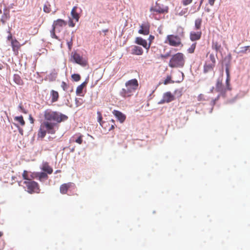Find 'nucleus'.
<instances>
[{
	"mask_svg": "<svg viewBox=\"0 0 250 250\" xmlns=\"http://www.w3.org/2000/svg\"><path fill=\"white\" fill-rule=\"evenodd\" d=\"M43 117L44 121L41 124L38 133V137L42 139L45 136L47 133L55 134L56 131L55 126L68 118L66 115L50 109H47L44 111Z\"/></svg>",
	"mask_w": 250,
	"mask_h": 250,
	"instance_id": "1",
	"label": "nucleus"
},
{
	"mask_svg": "<svg viewBox=\"0 0 250 250\" xmlns=\"http://www.w3.org/2000/svg\"><path fill=\"white\" fill-rule=\"evenodd\" d=\"M125 88L122 89L120 92V95L123 98L130 97L138 89L139 83L136 79H133L126 81L125 83Z\"/></svg>",
	"mask_w": 250,
	"mask_h": 250,
	"instance_id": "2",
	"label": "nucleus"
},
{
	"mask_svg": "<svg viewBox=\"0 0 250 250\" xmlns=\"http://www.w3.org/2000/svg\"><path fill=\"white\" fill-rule=\"evenodd\" d=\"M168 7L156 2L155 5L150 8L151 13L150 17L156 20H160L164 18L162 15H165L168 12Z\"/></svg>",
	"mask_w": 250,
	"mask_h": 250,
	"instance_id": "3",
	"label": "nucleus"
},
{
	"mask_svg": "<svg viewBox=\"0 0 250 250\" xmlns=\"http://www.w3.org/2000/svg\"><path fill=\"white\" fill-rule=\"evenodd\" d=\"M185 63V57L182 53L173 55L170 59L168 65L171 68L183 67Z\"/></svg>",
	"mask_w": 250,
	"mask_h": 250,
	"instance_id": "4",
	"label": "nucleus"
},
{
	"mask_svg": "<svg viewBox=\"0 0 250 250\" xmlns=\"http://www.w3.org/2000/svg\"><path fill=\"white\" fill-rule=\"evenodd\" d=\"M23 184L25 185V188L26 191L30 193H39L40 192V186L38 183L32 181H24Z\"/></svg>",
	"mask_w": 250,
	"mask_h": 250,
	"instance_id": "5",
	"label": "nucleus"
},
{
	"mask_svg": "<svg viewBox=\"0 0 250 250\" xmlns=\"http://www.w3.org/2000/svg\"><path fill=\"white\" fill-rule=\"evenodd\" d=\"M165 43H168L169 45L177 47L180 45L183 46L180 37L177 35H168L167 36Z\"/></svg>",
	"mask_w": 250,
	"mask_h": 250,
	"instance_id": "6",
	"label": "nucleus"
},
{
	"mask_svg": "<svg viewBox=\"0 0 250 250\" xmlns=\"http://www.w3.org/2000/svg\"><path fill=\"white\" fill-rule=\"evenodd\" d=\"M71 57L75 62L82 66H85L87 64V61L77 52H72Z\"/></svg>",
	"mask_w": 250,
	"mask_h": 250,
	"instance_id": "7",
	"label": "nucleus"
},
{
	"mask_svg": "<svg viewBox=\"0 0 250 250\" xmlns=\"http://www.w3.org/2000/svg\"><path fill=\"white\" fill-rule=\"evenodd\" d=\"M174 100V96L170 92H167L164 94L163 99L159 102V104H163L165 103H168Z\"/></svg>",
	"mask_w": 250,
	"mask_h": 250,
	"instance_id": "8",
	"label": "nucleus"
},
{
	"mask_svg": "<svg viewBox=\"0 0 250 250\" xmlns=\"http://www.w3.org/2000/svg\"><path fill=\"white\" fill-rule=\"evenodd\" d=\"M149 23L147 21L144 22L140 25V29L139 30L138 33L140 34L147 35L149 34Z\"/></svg>",
	"mask_w": 250,
	"mask_h": 250,
	"instance_id": "9",
	"label": "nucleus"
},
{
	"mask_svg": "<svg viewBox=\"0 0 250 250\" xmlns=\"http://www.w3.org/2000/svg\"><path fill=\"white\" fill-rule=\"evenodd\" d=\"M101 125L105 129V131L111 130L115 128V121L112 119L108 121H105L102 123Z\"/></svg>",
	"mask_w": 250,
	"mask_h": 250,
	"instance_id": "10",
	"label": "nucleus"
},
{
	"mask_svg": "<svg viewBox=\"0 0 250 250\" xmlns=\"http://www.w3.org/2000/svg\"><path fill=\"white\" fill-rule=\"evenodd\" d=\"M73 187H75V184L73 183L68 182L67 183L63 184L60 186V192L62 194H66L68 190Z\"/></svg>",
	"mask_w": 250,
	"mask_h": 250,
	"instance_id": "11",
	"label": "nucleus"
},
{
	"mask_svg": "<svg viewBox=\"0 0 250 250\" xmlns=\"http://www.w3.org/2000/svg\"><path fill=\"white\" fill-rule=\"evenodd\" d=\"M11 46L12 47V50L15 55L19 54V50L21 48V45L20 42L16 39L12 40Z\"/></svg>",
	"mask_w": 250,
	"mask_h": 250,
	"instance_id": "12",
	"label": "nucleus"
},
{
	"mask_svg": "<svg viewBox=\"0 0 250 250\" xmlns=\"http://www.w3.org/2000/svg\"><path fill=\"white\" fill-rule=\"evenodd\" d=\"M135 43L143 46L147 50L150 48V43L147 44L146 41L141 37H137L135 39Z\"/></svg>",
	"mask_w": 250,
	"mask_h": 250,
	"instance_id": "13",
	"label": "nucleus"
},
{
	"mask_svg": "<svg viewBox=\"0 0 250 250\" xmlns=\"http://www.w3.org/2000/svg\"><path fill=\"white\" fill-rule=\"evenodd\" d=\"M113 114L117 118V119L120 121L121 123H123L125 122L126 119V116L125 114H124L121 112L114 110L112 111Z\"/></svg>",
	"mask_w": 250,
	"mask_h": 250,
	"instance_id": "14",
	"label": "nucleus"
},
{
	"mask_svg": "<svg viewBox=\"0 0 250 250\" xmlns=\"http://www.w3.org/2000/svg\"><path fill=\"white\" fill-rule=\"evenodd\" d=\"M202 35V32L201 30L197 31V32L192 31L190 33V39L192 41H196L199 40Z\"/></svg>",
	"mask_w": 250,
	"mask_h": 250,
	"instance_id": "15",
	"label": "nucleus"
},
{
	"mask_svg": "<svg viewBox=\"0 0 250 250\" xmlns=\"http://www.w3.org/2000/svg\"><path fill=\"white\" fill-rule=\"evenodd\" d=\"M41 169L48 174L53 172V168L49 165L48 163L43 162L42 165Z\"/></svg>",
	"mask_w": 250,
	"mask_h": 250,
	"instance_id": "16",
	"label": "nucleus"
},
{
	"mask_svg": "<svg viewBox=\"0 0 250 250\" xmlns=\"http://www.w3.org/2000/svg\"><path fill=\"white\" fill-rule=\"evenodd\" d=\"M216 90L217 91L221 93H225L227 91L226 87H225L223 86L222 83V81H220L219 79L217 80L216 83Z\"/></svg>",
	"mask_w": 250,
	"mask_h": 250,
	"instance_id": "17",
	"label": "nucleus"
},
{
	"mask_svg": "<svg viewBox=\"0 0 250 250\" xmlns=\"http://www.w3.org/2000/svg\"><path fill=\"white\" fill-rule=\"evenodd\" d=\"M10 17L9 10L7 9H4L3 14L1 18L0 21L3 24H4L9 19Z\"/></svg>",
	"mask_w": 250,
	"mask_h": 250,
	"instance_id": "18",
	"label": "nucleus"
},
{
	"mask_svg": "<svg viewBox=\"0 0 250 250\" xmlns=\"http://www.w3.org/2000/svg\"><path fill=\"white\" fill-rule=\"evenodd\" d=\"M67 24L66 22L62 19H58L54 21L52 26L54 27L56 29L59 27L64 26Z\"/></svg>",
	"mask_w": 250,
	"mask_h": 250,
	"instance_id": "19",
	"label": "nucleus"
},
{
	"mask_svg": "<svg viewBox=\"0 0 250 250\" xmlns=\"http://www.w3.org/2000/svg\"><path fill=\"white\" fill-rule=\"evenodd\" d=\"M50 96L51 98V102L52 103L58 101L59 97V95L57 91L54 90H51Z\"/></svg>",
	"mask_w": 250,
	"mask_h": 250,
	"instance_id": "20",
	"label": "nucleus"
},
{
	"mask_svg": "<svg viewBox=\"0 0 250 250\" xmlns=\"http://www.w3.org/2000/svg\"><path fill=\"white\" fill-rule=\"evenodd\" d=\"M143 53V49L138 46H134L132 49V54L136 55H141Z\"/></svg>",
	"mask_w": 250,
	"mask_h": 250,
	"instance_id": "21",
	"label": "nucleus"
},
{
	"mask_svg": "<svg viewBox=\"0 0 250 250\" xmlns=\"http://www.w3.org/2000/svg\"><path fill=\"white\" fill-rule=\"evenodd\" d=\"M77 9V7L74 6L71 10V16L72 17V18L75 20L76 22H78L80 18V16L79 14L76 11Z\"/></svg>",
	"mask_w": 250,
	"mask_h": 250,
	"instance_id": "22",
	"label": "nucleus"
},
{
	"mask_svg": "<svg viewBox=\"0 0 250 250\" xmlns=\"http://www.w3.org/2000/svg\"><path fill=\"white\" fill-rule=\"evenodd\" d=\"M87 83V82L86 81H85L77 87L76 91L77 95H81V94L83 92V88L86 86Z\"/></svg>",
	"mask_w": 250,
	"mask_h": 250,
	"instance_id": "23",
	"label": "nucleus"
},
{
	"mask_svg": "<svg viewBox=\"0 0 250 250\" xmlns=\"http://www.w3.org/2000/svg\"><path fill=\"white\" fill-rule=\"evenodd\" d=\"M212 48L216 51V52L220 51L222 49V46L220 42L217 41H213L212 44Z\"/></svg>",
	"mask_w": 250,
	"mask_h": 250,
	"instance_id": "24",
	"label": "nucleus"
},
{
	"mask_svg": "<svg viewBox=\"0 0 250 250\" xmlns=\"http://www.w3.org/2000/svg\"><path fill=\"white\" fill-rule=\"evenodd\" d=\"M215 65L213 63H206L204 66V72L206 73L213 70Z\"/></svg>",
	"mask_w": 250,
	"mask_h": 250,
	"instance_id": "25",
	"label": "nucleus"
},
{
	"mask_svg": "<svg viewBox=\"0 0 250 250\" xmlns=\"http://www.w3.org/2000/svg\"><path fill=\"white\" fill-rule=\"evenodd\" d=\"M38 179L41 182H43L44 180H47L48 178L47 173L44 172H38Z\"/></svg>",
	"mask_w": 250,
	"mask_h": 250,
	"instance_id": "26",
	"label": "nucleus"
},
{
	"mask_svg": "<svg viewBox=\"0 0 250 250\" xmlns=\"http://www.w3.org/2000/svg\"><path fill=\"white\" fill-rule=\"evenodd\" d=\"M83 135L80 133H78L73 136V138H76L74 141L78 144H82L83 143Z\"/></svg>",
	"mask_w": 250,
	"mask_h": 250,
	"instance_id": "27",
	"label": "nucleus"
},
{
	"mask_svg": "<svg viewBox=\"0 0 250 250\" xmlns=\"http://www.w3.org/2000/svg\"><path fill=\"white\" fill-rule=\"evenodd\" d=\"M13 80L15 83L18 85H22L23 83L21 77L18 74H14Z\"/></svg>",
	"mask_w": 250,
	"mask_h": 250,
	"instance_id": "28",
	"label": "nucleus"
},
{
	"mask_svg": "<svg viewBox=\"0 0 250 250\" xmlns=\"http://www.w3.org/2000/svg\"><path fill=\"white\" fill-rule=\"evenodd\" d=\"M202 23V19L201 18H198L195 21V29L200 30L201 27Z\"/></svg>",
	"mask_w": 250,
	"mask_h": 250,
	"instance_id": "29",
	"label": "nucleus"
},
{
	"mask_svg": "<svg viewBox=\"0 0 250 250\" xmlns=\"http://www.w3.org/2000/svg\"><path fill=\"white\" fill-rule=\"evenodd\" d=\"M247 52H250V46H246L241 47L240 50L237 52V53L245 54Z\"/></svg>",
	"mask_w": 250,
	"mask_h": 250,
	"instance_id": "30",
	"label": "nucleus"
},
{
	"mask_svg": "<svg viewBox=\"0 0 250 250\" xmlns=\"http://www.w3.org/2000/svg\"><path fill=\"white\" fill-rule=\"evenodd\" d=\"M30 172L26 170H24L22 174L23 179L25 180V181H31L30 177Z\"/></svg>",
	"mask_w": 250,
	"mask_h": 250,
	"instance_id": "31",
	"label": "nucleus"
},
{
	"mask_svg": "<svg viewBox=\"0 0 250 250\" xmlns=\"http://www.w3.org/2000/svg\"><path fill=\"white\" fill-rule=\"evenodd\" d=\"M14 119L18 121L21 125L23 126L25 125V122L22 116L15 117Z\"/></svg>",
	"mask_w": 250,
	"mask_h": 250,
	"instance_id": "32",
	"label": "nucleus"
},
{
	"mask_svg": "<svg viewBox=\"0 0 250 250\" xmlns=\"http://www.w3.org/2000/svg\"><path fill=\"white\" fill-rule=\"evenodd\" d=\"M43 11L46 13H49L51 11V5L49 3L45 4L43 6Z\"/></svg>",
	"mask_w": 250,
	"mask_h": 250,
	"instance_id": "33",
	"label": "nucleus"
},
{
	"mask_svg": "<svg viewBox=\"0 0 250 250\" xmlns=\"http://www.w3.org/2000/svg\"><path fill=\"white\" fill-rule=\"evenodd\" d=\"M72 79L75 82H78L81 79V76L78 74H74L71 75Z\"/></svg>",
	"mask_w": 250,
	"mask_h": 250,
	"instance_id": "34",
	"label": "nucleus"
},
{
	"mask_svg": "<svg viewBox=\"0 0 250 250\" xmlns=\"http://www.w3.org/2000/svg\"><path fill=\"white\" fill-rule=\"evenodd\" d=\"M173 83V81L171 80V77L170 75L167 76L166 80L164 82V84L167 85L169 83Z\"/></svg>",
	"mask_w": 250,
	"mask_h": 250,
	"instance_id": "35",
	"label": "nucleus"
},
{
	"mask_svg": "<svg viewBox=\"0 0 250 250\" xmlns=\"http://www.w3.org/2000/svg\"><path fill=\"white\" fill-rule=\"evenodd\" d=\"M196 47V43H193L190 47L188 49V52L189 53H193L194 52Z\"/></svg>",
	"mask_w": 250,
	"mask_h": 250,
	"instance_id": "36",
	"label": "nucleus"
},
{
	"mask_svg": "<svg viewBox=\"0 0 250 250\" xmlns=\"http://www.w3.org/2000/svg\"><path fill=\"white\" fill-rule=\"evenodd\" d=\"M97 115H98V122L99 123L100 125H102V123H104V121H102V113L100 111L97 112Z\"/></svg>",
	"mask_w": 250,
	"mask_h": 250,
	"instance_id": "37",
	"label": "nucleus"
},
{
	"mask_svg": "<svg viewBox=\"0 0 250 250\" xmlns=\"http://www.w3.org/2000/svg\"><path fill=\"white\" fill-rule=\"evenodd\" d=\"M55 28L52 26V29L50 31L51 36L52 38L58 39V37L55 34Z\"/></svg>",
	"mask_w": 250,
	"mask_h": 250,
	"instance_id": "38",
	"label": "nucleus"
},
{
	"mask_svg": "<svg viewBox=\"0 0 250 250\" xmlns=\"http://www.w3.org/2000/svg\"><path fill=\"white\" fill-rule=\"evenodd\" d=\"M229 81H230V78L227 77L226 82V88L227 90H231V87H230V83H229Z\"/></svg>",
	"mask_w": 250,
	"mask_h": 250,
	"instance_id": "39",
	"label": "nucleus"
},
{
	"mask_svg": "<svg viewBox=\"0 0 250 250\" xmlns=\"http://www.w3.org/2000/svg\"><path fill=\"white\" fill-rule=\"evenodd\" d=\"M37 174H38V172H33V173L30 172V177L31 180H33V179H34L35 178H38V175Z\"/></svg>",
	"mask_w": 250,
	"mask_h": 250,
	"instance_id": "40",
	"label": "nucleus"
},
{
	"mask_svg": "<svg viewBox=\"0 0 250 250\" xmlns=\"http://www.w3.org/2000/svg\"><path fill=\"white\" fill-rule=\"evenodd\" d=\"M61 87L64 91H66L68 88V85L64 82H62L61 83Z\"/></svg>",
	"mask_w": 250,
	"mask_h": 250,
	"instance_id": "41",
	"label": "nucleus"
},
{
	"mask_svg": "<svg viewBox=\"0 0 250 250\" xmlns=\"http://www.w3.org/2000/svg\"><path fill=\"white\" fill-rule=\"evenodd\" d=\"M192 1V0H182V2L184 6H187L190 3H191Z\"/></svg>",
	"mask_w": 250,
	"mask_h": 250,
	"instance_id": "42",
	"label": "nucleus"
},
{
	"mask_svg": "<svg viewBox=\"0 0 250 250\" xmlns=\"http://www.w3.org/2000/svg\"><path fill=\"white\" fill-rule=\"evenodd\" d=\"M209 58L210 61H211V63H213L214 65L215 64L216 60L213 54H210L209 56Z\"/></svg>",
	"mask_w": 250,
	"mask_h": 250,
	"instance_id": "43",
	"label": "nucleus"
},
{
	"mask_svg": "<svg viewBox=\"0 0 250 250\" xmlns=\"http://www.w3.org/2000/svg\"><path fill=\"white\" fill-rule=\"evenodd\" d=\"M197 98H198V100L199 101H205V98H204V95L203 94H200L198 96Z\"/></svg>",
	"mask_w": 250,
	"mask_h": 250,
	"instance_id": "44",
	"label": "nucleus"
},
{
	"mask_svg": "<svg viewBox=\"0 0 250 250\" xmlns=\"http://www.w3.org/2000/svg\"><path fill=\"white\" fill-rule=\"evenodd\" d=\"M80 100L82 101V100L80 99H78L76 98L75 99L76 105V106H77V107L80 106V105H81L82 104V102H80Z\"/></svg>",
	"mask_w": 250,
	"mask_h": 250,
	"instance_id": "45",
	"label": "nucleus"
},
{
	"mask_svg": "<svg viewBox=\"0 0 250 250\" xmlns=\"http://www.w3.org/2000/svg\"><path fill=\"white\" fill-rule=\"evenodd\" d=\"M68 25L70 27H73L75 26V23L73 22L72 20L70 19L68 21Z\"/></svg>",
	"mask_w": 250,
	"mask_h": 250,
	"instance_id": "46",
	"label": "nucleus"
},
{
	"mask_svg": "<svg viewBox=\"0 0 250 250\" xmlns=\"http://www.w3.org/2000/svg\"><path fill=\"white\" fill-rule=\"evenodd\" d=\"M226 74H227V77L230 78L229 68L228 66L226 67Z\"/></svg>",
	"mask_w": 250,
	"mask_h": 250,
	"instance_id": "47",
	"label": "nucleus"
},
{
	"mask_svg": "<svg viewBox=\"0 0 250 250\" xmlns=\"http://www.w3.org/2000/svg\"><path fill=\"white\" fill-rule=\"evenodd\" d=\"M154 39V37L151 35H150L149 36V38H148V40L149 41V43L150 44H151V42L153 41V40Z\"/></svg>",
	"mask_w": 250,
	"mask_h": 250,
	"instance_id": "48",
	"label": "nucleus"
},
{
	"mask_svg": "<svg viewBox=\"0 0 250 250\" xmlns=\"http://www.w3.org/2000/svg\"><path fill=\"white\" fill-rule=\"evenodd\" d=\"M29 121H30V123L31 124H34V119L32 117L31 115H29Z\"/></svg>",
	"mask_w": 250,
	"mask_h": 250,
	"instance_id": "49",
	"label": "nucleus"
},
{
	"mask_svg": "<svg viewBox=\"0 0 250 250\" xmlns=\"http://www.w3.org/2000/svg\"><path fill=\"white\" fill-rule=\"evenodd\" d=\"M19 108L21 109V110L22 111V112L24 113H26V111H25V109H24V108L23 107L22 105L21 104H20L19 105Z\"/></svg>",
	"mask_w": 250,
	"mask_h": 250,
	"instance_id": "50",
	"label": "nucleus"
},
{
	"mask_svg": "<svg viewBox=\"0 0 250 250\" xmlns=\"http://www.w3.org/2000/svg\"><path fill=\"white\" fill-rule=\"evenodd\" d=\"M215 0H208V3L211 6H213Z\"/></svg>",
	"mask_w": 250,
	"mask_h": 250,
	"instance_id": "51",
	"label": "nucleus"
},
{
	"mask_svg": "<svg viewBox=\"0 0 250 250\" xmlns=\"http://www.w3.org/2000/svg\"><path fill=\"white\" fill-rule=\"evenodd\" d=\"M9 36L7 37V39H8V40H11L12 41V40H13L12 39V34H11V33H10V31H9Z\"/></svg>",
	"mask_w": 250,
	"mask_h": 250,
	"instance_id": "52",
	"label": "nucleus"
},
{
	"mask_svg": "<svg viewBox=\"0 0 250 250\" xmlns=\"http://www.w3.org/2000/svg\"><path fill=\"white\" fill-rule=\"evenodd\" d=\"M168 54H166V55H161V57L163 58H166L168 56Z\"/></svg>",
	"mask_w": 250,
	"mask_h": 250,
	"instance_id": "53",
	"label": "nucleus"
},
{
	"mask_svg": "<svg viewBox=\"0 0 250 250\" xmlns=\"http://www.w3.org/2000/svg\"><path fill=\"white\" fill-rule=\"evenodd\" d=\"M203 1H204V0H201L200 2V5L202 4Z\"/></svg>",
	"mask_w": 250,
	"mask_h": 250,
	"instance_id": "54",
	"label": "nucleus"
},
{
	"mask_svg": "<svg viewBox=\"0 0 250 250\" xmlns=\"http://www.w3.org/2000/svg\"><path fill=\"white\" fill-rule=\"evenodd\" d=\"M3 235V233L2 232H1V231H0V237L2 236Z\"/></svg>",
	"mask_w": 250,
	"mask_h": 250,
	"instance_id": "55",
	"label": "nucleus"
},
{
	"mask_svg": "<svg viewBox=\"0 0 250 250\" xmlns=\"http://www.w3.org/2000/svg\"><path fill=\"white\" fill-rule=\"evenodd\" d=\"M2 13V10L0 8V14Z\"/></svg>",
	"mask_w": 250,
	"mask_h": 250,
	"instance_id": "56",
	"label": "nucleus"
},
{
	"mask_svg": "<svg viewBox=\"0 0 250 250\" xmlns=\"http://www.w3.org/2000/svg\"><path fill=\"white\" fill-rule=\"evenodd\" d=\"M60 172V170H57L56 172Z\"/></svg>",
	"mask_w": 250,
	"mask_h": 250,
	"instance_id": "57",
	"label": "nucleus"
},
{
	"mask_svg": "<svg viewBox=\"0 0 250 250\" xmlns=\"http://www.w3.org/2000/svg\"><path fill=\"white\" fill-rule=\"evenodd\" d=\"M107 31H108V30H104V32H107Z\"/></svg>",
	"mask_w": 250,
	"mask_h": 250,
	"instance_id": "58",
	"label": "nucleus"
},
{
	"mask_svg": "<svg viewBox=\"0 0 250 250\" xmlns=\"http://www.w3.org/2000/svg\"><path fill=\"white\" fill-rule=\"evenodd\" d=\"M218 98H219V96H218V97H217V98L216 99H215V100H218Z\"/></svg>",
	"mask_w": 250,
	"mask_h": 250,
	"instance_id": "59",
	"label": "nucleus"
},
{
	"mask_svg": "<svg viewBox=\"0 0 250 250\" xmlns=\"http://www.w3.org/2000/svg\"><path fill=\"white\" fill-rule=\"evenodd\" d=\"M69 47H70V44L68 43Z\"/></svg>",
	"mask_w": 250,
	"mask_h": 250,
	"instance_id": "60",
	"label": "nucleus"
}]
</instances>
